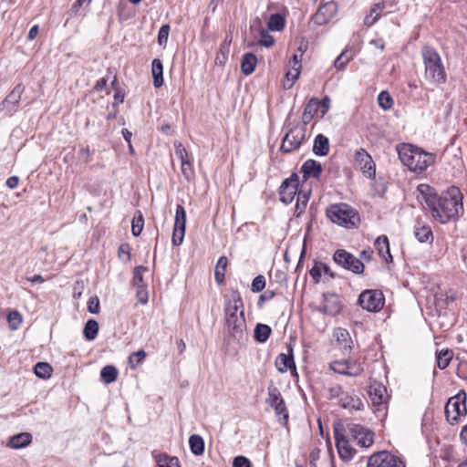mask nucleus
<instances>
[{
    "label": "nucleus",
    "mask_w": 467,
    "mask_h": 467,
    "mask_svg": "<svg viewBox=\"0 0 467 467\" xmlns=\"http://www.w3.org/2000/svg\"><path fill=\"white\" fill-rule=\"evenodd\" d=\"M418 200L431 216L441 223H446L459 216L462 212V195L458 187H450L441 196L428 184H420L417 188Z\"/></svg>",
    "instance_id": "f257e3e1"
},
{
    "label": "nucleus",
    "mask_w": 467,
    "mask_h": 467,
    "mask_svg": "<svg viewBox=\"0 0 467 467\" xmlns=\"http://www.w3.org/2000/svg\"><path fill=\"white\" fill-rule=\"evenodd\" d=\"M398 154L401 162L415 173L423 172L435 160L433 154L406 143L398 146Z\"/></svg>",
    "instance_id": "f03ea898"
},
{
    "label": "nucleus",
    "mask_w": 467,
    "mask_h": 467,
    "mask_svg": "<svg viewBox=\"0 0 467 467\" xmlns=\"http://www.w3.org/2000/svg\"><path fill=\"white\" fill-rule=\"evenodd\" d=\"M420 55L424 64V78L434 84H443L447 80L445 67L438 51L431 46L422 47Z\"/></svg>",
    "instance_id": "7ed1b4c3"
},
{
    "label": "nucleus",
    "mask_w": 467,
    "mask_h": 467,
    "mask_svg": "<svg viewBox=\"0 0 467 467\" xmlns=\"http://www.w3.org/2000/svg\"><path fill=\"white\" fill-rule=\"evenodd\" d=\"M327 216L328 219L345 228H354L359 223L358 213L347 203L331 204L327 209Z\"/></svg>",
    "instance_id": "20e7f679"
},
{
    "label": "nucleus",
    "mask_w": 467,
    "mask_h": 467,
    "mask_svg": "<svg viewBox=\"0 0 467 467\" xmlns=\"http://www.w3.org/2000/svg\"><path fill=\"white\" fill-rule=\"evenodd\" d=\"M466 399L465 391L461 390L455 396L448 400L445 405V416L451 424L458 422L461 417L466 415Z\"/></svg>",
    "instance_id": "39448f33"
},
{
    "label": "nucleus",
    "mask_w": 467,
    "mask_h": 467,
    "mask_svg": "<svg viewBox=\"0 0 467 467\" xmlns=\"http://www.w3.org/2000/svg\"><path fill=\"white\" fill-rule=\"evenodd\" d=\"M384 296L379 290H365L358 296L359 306L369 311H379L384 306Z\"/></svg>",
    "instance_id": "423d86ee"
},
{
    "label": "nucleus",
    "mask_w": 467,
    "mask_h": 467,
    "mask_svg": "<svg viewBox=\"0 0 467 467\" xmlns=\"http://www.w3.org/2000/svg\"><path fill=\"white\" fill-rule=\"evenodd\" d=\"M228 334L238 342L243 341L246 337V321L244 311H240V315H231L225 318Z\"/></svg>",
    "instance_id": "0eeeda50"
},
{
    "label": "nucleus",
    "mask_w": 467,
    "mask_h": 467,
    "mask_svg": "<svg viewBox=\"0 0 467 467\" xmlns=\"http://www.w3.org/2000/svg\"><path fill=\"white\" fill-rule=\"evenodd\" d=\"M333 259L336 264L355 274H361L364 271V264L358 258L343 249L337 250Z\"/></svg>",
    "instance_id": "6e6552de"
},
{
    "label": "nucleus",
    "mask_w": 467,
    "mask_h": 467,
    "mask_svg": "<svg viewBox=\"0 0 467 467\" xmlns=\"http://www.w3.org/2000/svg\"><path fill=\"white\" fill-rule=\"evenodd\" d=\"M329 368L334 372L349 377H358L362 374V365L355 359L334 360L329 363Z\"/></svg>",
    "instance_id": "1a4fd4ad"
},
{
    "label": "nucleus",
    "mask_w": 467,
    "mask_h": 467,
    "mask_svg": "<svg viewBox=\"0 0 467 467\" xmlns=\"http://www.w3.org/2000/svg\"><path fill=\"white\" fill-rule=\"evenodd\" d=\"M367 467H405V463L390 452L382 451L368 458Z\"/></svg>",
    "instance_id": "9d476101"
},
{
    "label": "nucleus",
    "mask_w": 467,
    "mask_h": 467,
    "mask_svg": "<svg viewBox=\"0 0 467 467\" xmlns=\"http://www.w3.org/2000/svg\"><path fill=\"white\" fill-rule=\"evenodd\" d=\"M347 429L358 446L368 448L373 444L374 433L368 428L356 423H348Z\"/></svg>",
    "instance_id": "9b49d317"
},
{
    "label": "nucleus",
    "mask_w": 467,
    "mask_h": 467,
    "mask_svg": "<svg viewBox=\"0 0 467 467\" xmlns=\"http://www.w3.org/2000/svg\"><path fill=\"white\" fill-rule=\"evenodd\" d=\"M306 137V129L305 128H293L291 129L285 138L283 139L281 144V150L284 152H291L295 150H297Z\"/></svg>",
    "instance_id": "f8f14e48"
},
{
    "label": "nucleus",
    "mask_w": 467,
    "mask_h": 467,
    "mask_svg": "<svg viewBox=\"0 0 467 467\" xmlns=\"http://www.w3.org/2000/svg\"><path fill=\"white\" fill-rule=\"evenodd\" d=\"M186 212L182 204H177L175 213V221L172 233V244L175 246L182 244L185 234Z\"/></svg>",
    "instance_id": "ddd939ff"
},
{
    "label": "nucleus",
    "mask_w": 467,
    "mask_h": 467,
    "mask_svg": "<svg viewBox=\"0 0 467 467\" xmlns=\"http://www.w3.org/2000/svg\"><path fill=\"white\" fill-rule=\"evenodd\" d=\"M299 186V177L296 173H292L281 184L279 189L280 201L285 204L291 203L297 192Z\"/></svg>",
    "instance_id": "4468645a"
},
{
    "label": "nucleus",
    "mask_w": 467,
    "mask_h": 467,
    "mask_svg": "<svg viewBox=\"0 0 467 467\" xmlns=\"http://www.w3.org/2000/svg\"><path fill=\"white\" fill-rule=\"evenodd\" d=\"M356 161L358 164L362 173L372 179L376 174V164L371 156L364 150L359 149L356 153Z\"/></svg>",
    "instance_id": "2eb2a0df"
},
{
    "label": "nucleus",
    "mask_w": 467,
    "mask_h": 467,
    "mask_svg": "<svg viewBox=\"0 0 467 467\" xmlns=\"http://www.w3.org/2000/svg\"><path fill=\"white\" fill-rule=\"evenodd\" d=\"M343 308L340 297L336 294H325L323 302L320 306V311L328 316L338 315Z\"/></svg>",
    "instance_id": "dca6fc26"
},
{
    "label": "nucleus",
    "mask_w": 467,
    "mask_h": 467,
    "mask_svg": "<svg viewBox=\"0 0 467 467\" xmlns=\"http://www.w3.org/2000/svg\"><path fill=\"white\" fill-rule=\"evenodd\" d=\"M275 367L281 373L290 370L292 375H296V368L293 357V348H287V353H281L275 358Z\"/></svg>",
    "instance_id": "f3484780"
},
{
    "label": "nucleus",
    "mask_w": 467,
    "mask_h": 467,
    "mask_svg": "<svg viewBox=\"0 0 467 467\" xmlns=\"http://www.w3.org/2000/svg\"><path fill=\"white\" fill-rule=\"evenodd\" d=\"M334 436L336 446L340 458L344 461H349L354 455V449L349 445L345 435L338 430L335 429Z\"/></svg>",
    "instance_id": "a211bd4d"
},
{
    "label": "nucleus",
    "mask_w": 467,
    "mask_h": 467,
    "mask_svg": "<svg viewBox=\"0 0 467 467\" xmlns=\"http://www.w3.org/2000/svg\"><path fill=\"white\" fill-rule=\"evenodd\" d=\"M244 311V302L241 294L238 291H233L225 304V318L231 315H240V311Z\"/></svg>",
    "instance_id": "6ab92c4d"
},
{
    "label": "nucleus",
    "mask_w": 467,
    "mask_h": 467,
    "mask_svg": "<svg viewBox=\"0 0 467 467\" xmlns=\"http://www.w3.org/2000/svg\"><path fill=\"white\" fill-rule=\"evenodd\" d=\"M334 337L344 352L349 353L352 349L353 340L346 328L337 327L334 330Z\"/></svg>",
    "instance_id": "aec40b11"
},
{
    "label": "nucleus",
    "mask_w": 467,
    "mask_h": 467,
    "mask_svg": "<svg viewBox=\"0 0 467 467\" xmlns=\"http://www.w3.org/2000/svg\"><path fill=\"white\" fill-rule=\"evenodd\" d=\"M322 171L323 168L321 164L315 160L306 161L301 167V171L305 180H307L308 178L318 179Z\"/></svg>",
    "instance_id": "412c9836"
},
{
    "label": "nucleus",
    "mask_w": 467,
    "mask_h": 467,
    "mask_svg": "<svg viewBox=\"0 0 467 467\" xmlns=\"http://www.w3.org/2000/svg\"><path fill=\"white\" fill-rule=\"evenodd\" d=\"M335 6L333 4H326L321 5L313 16V21L318 26L327 24L332 17Z\"/></svg>",
    "instance_id": "4be33fe9"
},
{
    "label": "nucleus",
    "mask_w": 467,
    "mask_h": 467,
    "mask_svg": "<svg viewBox=\"0 0 467 467\" xmlns=\"http://www.w3.org/2000/svg\"><path fill=\"white\" fill-rule=\"evenodd\" d=\"M339 405L349 410H362L364 409V403L356 395H350L347 392L338 400Z\"/></svg>",
    "instance_id": "5701e85b"
},
{
    "label": "nucleus",
    "mask_w": 467,
    "mask_h": 467,
    "mask_svg": "<svg viewBox=\"0 0 467 467\" xmlns=\"http://www.w3.org/2000/svg\"><path fill=\"white\" fill-rule=\"evenodd\" d=\"M320 103L319 99L317 98H312L309 99L307 104L305 107L302 121L305 125L308 124L313 118L320 112Z\"/></svg>",
    "instance_id": "b1692460"
},
{
    "label": "nucleus",
    "mask_w": 467,
    "mask_h": 467,
    "mask_svg": "<svg viewBox=\"0 0 467 467\" xmlns=\"http://www.w3.org/2000/svg\"><path fill=\"white\" fill-rule=\"evenodd\" d=\"M32 442V435L28 432H21L12 436L7 445L12 449H21Z\"/></svg>",
    "instance_id": "393cba45"
},
{
    "label": "nucleus",
    "mask_w": 467,
    "mask_h": 467,
    "mask_svg": "<svg viewBox=\"0 0 467 467\" xmlns=\"http://www.w3.org/2000/svg\"><path fill=\"white\" fill-rule=\"evenodd\" d=\"M414 235L420 243L432 242L433 234L429 225L417 222L414 226Z\"/></svg>",
    "instance_id": "a878e982"
},
{
    "label": "nucleus",
    "mask_w": 467,
    "mask_h": 467,
    "mask_svg": "<svg viewBox=\"0 0 467 467\" xmlns=\"http://www.w3.org/2000/svg\"><path fill=\"white\" fill-rule=\"evenodd\" d=\"M232 36L227 35L223 43L220 45L219 51L217 52L215 57V63L217 65L223 66L226 63L230 53V46L232 43Z\"/></svg>",
    "instance_id": "bb28decb"
},
{
    "label": "nucleus",
    "mask_w": 467,
    "mask_h": 467,
    "mask_svg": "<svg viewBox=\"0 0 467 467\" xmlns=\"http://www.w3.org/2000/svg\"><path fill=\"white\" fill-rule=\"evenodd\" d=\"M313 151L317 156H326L329 151L328 139L323 134H318L314 141Z\"/></svg>",
    "instance_id": "cd10ccee"
},
{
    "label": "nucleus",
    "mask_w": 467,
    "mask_h": 467,
    "mask_svg": "<svg viewBox=\"0 0 467 467\" xmlns=\"http://www.w3.org/2000/svg\"><path fill=\"white\" fill-rule=\"evenodd\" d=\"M151 74L153 78V85L155 88H160L163 84V66L159 58H155L151 63Z\"/></svg>",
    "instance_id": "c85d7f7f"
},
{
    "label": "nucleus",
    "mask_w": 467,
    "mask_h": 467,
    "mask_svg": "<svg viewBox=\"0 0 467 467\" xmlns=\"http://www.w3.org/2000/svg\"><path fill=\"white\" fill-rule=\"evenodd\" d=\"M257 58L253 53H246L241 62L242 72L245 75H251L256 67Z\"/></svg>",
    "instance_id": "c756f323"
},
{
    "label": "nucleus",
    "mask_w": 467,
    "mask_h": 467,
    "mask_svg": "<svg viewBox=\"0 0 467 467\" xmlns=\"http://www.w3.org/2000/svg\"><path fill=\"white\" fill-rule=\"evenodd\" d=\"M375 247L378 250L379 254L384 259L388 260V257L391 258L389 252V244L387 236L382 235L377 238L375 241Z\"/></svg>",
    "instance_id": "7c9ffc66"
},
{
    "label": "nucleus",
    "mask_w": 467,
    "mask_h": 467,
    "mask_svg": "<svg viewBox=\"0 0 467 467\" xmlns=\"http://www.w3.org/2000/svg\"><path fill=\"white\" fill-rule=\"evenodd\" d=\"M284 400L282 398V395H281V392L280 390L278 389V388H276L275 386H274L273 384H271L268 388H267V399H266V403L274 408L275 406L278 405L279 403L283 402Z\"/></svg>",
    "instance_id": "2f4dec72"
},
{
    "label": "nucleus",
    "mask_w": 467,
    "mask_h": 467,
    "mask_svg": "<svg viewBox=\"0 0 467 467\" xmlns=\"http://www.w3.org/2000/svg\"><path fill=\"white\" fill-rule=\"evenodd\" d=\"M285 26V18L278 14H273L270 16L267 22V28L271 31H282Z\"/></svg>",
    "instance_id": "473e14b6"
},
{
    "label": "nucleus",
    "mask_w": 467,
    "mask_h": 467,
    "mask_svg": "<svg viewBox=\"0 0 467 467\" xmlns=\"http://www.w3.org/2000/svg\"><path fill=\"white\" fill-rule=\"evenodd\" d=\"M189 445L191 451L194 455H202L204 451V441L203 439L197 434H193L189 438Z\"/></svg>",
    "instance_id": "72a5a7b5"
},
{
    "label": "nucleus",
    "mask_w": 467,
    "mask_h": 467,
    "mask_svg": "<svg viewBox=\"0 0 467 467\" xmlns=\"http://www.w3.org/2000/svg\"><path fill=\"white\" fill-rule=\"evenodd\" d=\"M386 389L381 385L371 386L369 389V397L375 405H379L384 402Z\"/></svg>",
    "instance_id": "f704fd0d"
},
{
    "label": "nucleus",
    "mask_w": 467,
    "mask_h": 467,
    "mask_svg": "<svg viewBox=\"0 0 467 467\" xmlns=\"http://www.w3.org/2000/svg\"><path fill=\"white\" fill-rule=\"evenodd\" d=\"M453 358V352L451 349H442L436 354L437 366L440 369H445Z\"/></svg>",
    "instance_id": "c9c22d12"
},
{
    "label": "nucleus",
    "mask_w": 467,
    "mask_h": 467,
    "mask_svg": "<svg viewBox=\"0 0 467 467\" xmlns=\"http://www.w3.org/2000/svg\"><path fill=\"white\" fill-rule=\"evenodd\" d=\"M34 372L39 379H49L52 375L53 368L47 362H37L35 365Z\"/></svg>",
    "instance_id": "e433bc0d"
},
{
    "label": "nucleus",
    "mask_w": 467,
    "mask_h": 467,
    "mask_svg": "<svg viewBox=\"0 0 467 467\" xmlns=\"http://www.w3.org/2000/svg\"><path fill=\"white\" fill-rule=\"evenodd\" d=\"M271 327L265 324H257L254 328V338L256 341L260 343L265 342L270 334H271Z\"/></svg>",
    "instance_id": "4c0bfd02"
},
{
    "label": "nucleus",
    "mask_w": 467,
    "mask_h": 467,
    "mask_svg": "<svg viewBox=\"0 0 467 467\" xmlns=\"http://www.w3.org/2000/svg\"><path fill=\"white\" fill-rule=\"evenodd\" d=\"M99 332V324L94 319H89L87 321L84 327V337L87 340H93L97 337Z\"/></svg>",
    "instance_id": "58836bf2"
},
{
    "label": "nucleus",
    "mask_w": 467,
    "mask_h": 467,
    "mask_svg": "<svg viewBox=\"0 0 467 467\" xmlns=\"http://www.w3.org/2000/svg\"><path fill=\"white\" fill-rule=\"evenodd\" d=\"M227 263H228V260L225 256H221L217 262V265L215 267L214 277L218 284H222L224 281Z\"/></svg>",
    "instance_id": "ea45409f"
},
{
    "label": "nucleus",
    "mask_w": 467,
    "mask_h": 467,
    "mask_svg": "<svg viewBox=\"0 0 467 467\" xmlns=\"http://www.w3.org/2000/svg\"><path fill=\"white\" fill-rule=\"evenodd\" d=\"M100 377L105 383H112L118 378V370L113 366H106L101 369Z\"/></svg>",
    "instance_id": "a19ab883"
},
{
    "label": "nucleus",
    "mask_w": 467,
    "mask_h": 467,
    "mask_svg": "<svg viewBox=\"0 0 467 467\" xmlns=\"http://www.w3.org/2000/svg\"><path fill=\"white\" fill-rule=\"evenodd\" d=\"M378 102L383 109H389L393 106V99L387 91H381L378 96Z\"/></svg>",
    "instance_id": "79ce46f5"
},
{
    "label": "nucleus",
    "mask_w": 467,
    "mask_h": 467,
    "mask_svg": "<svg viewBox=\"0 0 467 467\" xmlns=\"http://www.w3.org/2000/svg\"><path fill=\"white\" fill-rule=\"evenodd\" d=\"M260 34V39H259V45L265 47H271L275 44V38L272 35L269 34V32L265 29L261 28L259 31Z\"/></svg>",
    "instance_id": "37998d69"
},
{
    "label": "nucleus",
    "mask_w": 467,
    "mask_h": 467,
    "mask_svg": "<svg viewBox=\"0 0 467 467\" xmlns=\"http://www.w3.org/2000/svg\"><path fill=\"white\" fill-rule=\"evenodd\" d=\"M143 216L138 212V217L134 216L131 223V232L134 236H139L143 229Z\"/></svg>",
    "instance_id": "c03bdc74"
},
{
    "label": "nucleus",
    "mask_w": 467,
    "mask_h": 467,
    "mask_svg": "<svg viewBox=\"0 0 467 467\" xmlns=\"http://www.w3.org/2000/svg\"><path fill=\"white\" fill-rule=\"evenodd\" d=\"M157 462L159 467H181L179 464V460L176 457L170 458L166 455H163L161 456Z\"/></svg>",
    "instance_id": "a18cd8bd"
},
{
    "label": "nucleus",
    "mask_w": 467,
    "mask_h": 467,
    "mask_svg": "<svg viewBox=\"0 0 467 467\" xmlns=\"http://www.w3.org/2000/svg\"><path fill=\"white\" fill-rule=\"evenodd\" d=\"M22 92L23 87L21 85L16 86L14 89L7 95L5 102L16 105L19 101Z\"/></svg>",
    "instance_id": "49530a36"
},
{
    "label": "nucleus",
    "mask_w": 467,
    "mask_h": 467,
    "mask_svg": "<svg viewBox=\"0 0 467 467\" xmlns=\"http://www.w3.org/2000/svg\"><path fill=\"white\" fill-rule=\"evenodd\" d=\"M146 270L143 266H137L133 271V284L138 288H146V285L143 283L142 271Z\"/></svg>",
    "instance_id": "de8ad7c7"
},
{
    "label": "nucleus",
    "mask_w": 467,
    "mask_h": 467,
    "mask_svg": "<svg viewBox=\"0 0 467 467\" xmlns=\"http://www.w3.org/2000/svg\"><path fill=\"white\" fill-rule=\"evenodd\" d=\"M7 321L12 329H16L22 323V316L18 311H11L7 316Z\"/></svg>",
    "instance_id": "09e8293b"
},
{
    "label": "nucleus",
    "mask_w": 467,
    "mask_h": 467,
    "mask_svg": "<svg viewBox=\"0 0 467 467\" xmlns=\"http://www.w3.org/2000/svg\"><path fill=\"white\" fill-rule=\"evenodd\" d=\"M181 170H182V173L185 177V179L187 181H190L194 173L192 164V160L190 159L188 161L181 162Z\"/></svg>",
    "instance_id": "8fccbe9b"
},
{
    "label": "nucleus",
    "mask_w": 467,
    "mask_h": 467,
    "mask_svg": "<svg viewBox=\"0 0 467 467\" xmlns=\"http://www.w3.org/2000/svg\"><path fill=\"white\" fill-rule=\"evenodd\" d=\"M299 74L300 71L290 68L285 74L286 81L284 83L285 88H291L294 82L298 78Z\"/></svg>",
    "instance_id": "3c124183"
},
{
    "label": "nucleus",
    "mask_w": 467,
    "mask_h": 467,
    "mask_svg": "<svg viewBox=\"0 0 467 467\" xmlns=\"http://www.w3.org/2000/svg\"><path fill=\"white\" fill-rule=\"evenodd\" d=\"M170 34V26L169 25H163L161 26L159 33H158V44L160 46L164 47L168 41Z\"/></svg>",
    "instance_id": "603ef678"
},
{
    "label": "nucleus",
    "mask_w": 467,
    "mask_h": 467,
    "mask_svg": "<svg viewBox=\"0 0 467 467\" xmlns=\"http://www.w3.org/2000/svg\"><path fill=\"white\" fill-rule=\"evenodd\" d=\"M145 357L146 353L142 349L137 352H133L129 358L131 368H135L137 365L140 364L145 358Z\"/></svg>",
    "instance_id": "864d4df0"
},
{
    "label": "nucleus",
    "mask_w": 467,
    "mask_h": 467,
    "mask_svg": "<svg viewBox=\"0 0 467 467\" xmlns=\"http://www.w3.org/2000/svg\"><path fill=\"white\" fill-rule=\"evenodd\" d=\"M265 286V278L264 275H257L252 282L251 290L254 293L261 292Z\"/></svg>",
    "instance_id": "5fc2aeb1"
},
{
    "label": "nucleus",
    "mask_w": 467,
    "mask_h": 467,
    "mask_svg": "<svg viewBox=\"0 0 467 467\" xmlns=\"http://www.w3.org/2000/svg\"><path fill=\"white\" fill-rule=\"evenodd\" d=\"M351 57L347 56V52H342L336 59L334 66L337 69L345 68L346 65L350 61Z\"/></svg>",
    "instance_id": "6e6d98bb"
},
{
    "label": "nucleus",
    "mask_w": 467,
    "mask_h": 467,
    "mask_svg": "<svg viewBox=\"0 0 467 467\" xmlns=\"http://www.w3.org/2000/svg\"><path fill=\"white\" fill-rule=\"evenodd\" d=\"M175 155L181 161V162L190 160V156L186 149L182 143L175 144Z\"/></svg>",
    "instance_id": "4d7b16f0"
},
{
    "label": "nucleus",
    "mask_w": 467,
    "mask_h": 467,
    "mask_svg": "<svg viewBox=\"0 0 467 467\" xmlns=\"http://www.w3.org/2000/svg\"><path fill=\"white\" fill-rule=\"evenodd\" d=\"M275 414L279 417V420H284L286 421L288 420V411L286 410L285 401L279 403L278 405L274 407Z\"/></svg>",
    "instance_id": "13d9d810"
},
{
    "label": "nucleus",
    "mask_w": 467,
    "mask_h": 467,
    "mask_svg": "<svg viewBox=\"0 0 467 467\" xmlns=\"http://www.w3.org/2000/svg\"><path fill=\"white\" fill-rule=\"evenodd\" d=\"M88 310L92 314L99 312V299L96 296H91L88 301Z\"/></svg>",
    "instance_id": "bf43d9fd"
},
{
    "label": "nucleus",
    "mask_w": 467,
    "mask_h": 467,
    "mask_svg": "<svg viewBox=\"0 0 467 467\" xmlns=\"http://www.w3.org/2000/svg\"><path fill=\"white\" fill-rule=\"evenodd\" d=\"M91 0H76L75 3L72 5L68 15L70 17L76 16L78 15L80 7L85 4H89Z\"/></svg>",
    "instance_id": "052dcab7"
},
{
    "label": "nucleus",
    "mask_w": 467,
    "mask_h": 467,
    "mask_svg": "<svg viewBox=\"0 0 467 467\" xmlns=\"http://www.w3.org/2000/svg\"><path fill=\"white\" fill-rule=\"evenodd\" d=\"M328 393L330 399H338L340 400L341 397L345 394V391L343 390L342 387L340 385H336L328 389Z\"/></svg>",
    "instance_id": "680f3d73"
},
{
    "label": "nucleus",
    "mask_w": 467,
    "mask_h": 467,
    "mask_svg": "<svg viewBox=\"0 0 467 467\" xmlns=\"http://www.w3.org/2000/svg\"><path fill=\"white\" fill-rule=\"evenodd\" d=\"M321 273L322 270L320 263H316L309 272L315 283H318L320 281Z\"/></svg>",
    "instance_id": "e2e57ef3"
},
{
    "label": "nucleus",
    "mask_w": 467,
    "mask_h": 467,
    "mask_svg": "<svg viewBox=\"0 0 467 467\" xmlns=\"http://www.w3.org/2000/svg\"><path fill=\"white\" fill-rule=\"evenodd\" d=\"M233 467H251V462L244 456H237L234 459Z\"/></svg>",
    "instance_id": "0e129e2a"
},
{
    "label": "nucleus",
    "mask_w": 467,
    "mask_h": 467,
    "mask_svg": "<svg viewBox=\"0 0 467 467\" xmlns=\"http://www.w3.org/2000/svg\"><path fill=\"white\" fill-rule=\"evenodd\" d=\"M385 8V3L384 2H379V3H377L375 4L371 10H370V14L371 16L374 15L375 18H379L380 17V14L381 12L383 11V9Z\"/></svg>",
    "instance_id": "69168bd1"
},
{
    "label": "nucleus",
    "mask_w": 467,
    "mask_h": 467,
    "mask_svg": "<svg viewBox=\"0 0 467 467\" xmlns=\"http://www.w3.org/2000/svg\"><path fill=\"white\" fill-rule=\"evenodd\" d=\"M119 256L121 258L122 255H126V260L129 261L130 259V247L128 244H122L119 247Z\"/></svg>",
    "instance_id": "338daca9"
},
{
    "label": "nucleus",
    "mask_w": 467,
    "mask_h": 467,
    "mask_svg": "<svg viewBox=\"0 0 467 467\" xmlns=\"http://www.w3.org/2000/svg\"><path fill=\"white\" fill-rule=\"evenodd\" d=\"M320 103V116L324 117L325 114L328 111L330 107V99L327 97H325L322 100H319Z\"/></svg>",
    "instance_id": "774afa93"
}]
</instances>
